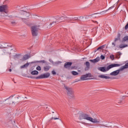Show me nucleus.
Returning <instances> with one entry per match:
<instances>
[{"mask_svg":"<svg viewBox=\"0 0 128 128\" xmlns=\"http://www.w3.org/2000/svg\"><path fill=\"white\" fill-rule=\"evenodd\" d=\"M68 18L66 16H56L52 19V22L47 26V28H52V26H54L56 24H58L59 22H64V20H68Z\"/></svg>","mask_w":128,"mask_h":128,"instance_id":"obj_1","label":"nucleus"},{"mask_svg":"<svg viewBox=\"0 0 128 128\" xmlns=\"http://www.w3.org/2000/svg\"><path fill=\"white\" fill-rule=\"evenodd\" d=\"M79 120H89L91 122H94V124H98L100 122V120L96 118H93L90 116V115L86 114H82L79 116Z\"/></svg>","mask_w":128,"mask_h":128,"instance_id":"obj_2","label":"nucleus"},{"mask_svg":"<svg viewBox=\"0 0 128 128\" xmlns=\"http://www.w3.org/2000/svg\"><path fill=\"white\" fill-rule=\"evenodd\" d=\"M120 66V64H112L109 65L107 67H99L98 68V70H100V72H106L110 70V68H116L118 66Z\"/></svg>","mask_w":128,"mask_h":128,"instance_id":"obj_3","label":"nucleus"},{"mask_svg":"<svg viewBox=\"0 0 128 128\" xmlns=\"http://www.w3.org/2000/svg\"><path fill=\"white\" fill-rule=\"evenodd\" d=\"M64 90H66V94L70 98H74V91L72 88L64 85Z\"/></svg>","mask_w":128,"mask_h":128,"instance_id":"obj_4","label":"nucleus"},{"mask_svg":"<svg viewBox=\"0 0 128 128\" xmlns=\"http://www.w3.org/2000/svg\"><path fill=\"white\" fill-rule=\"evenodd\" d=\"M125 68H128V62L124 66H122L119 70L112 72L110 74V76H118L120 74V72H122Z\"/></svg>","mask_w":128,"mask_h":128,"instance_id":"obj_5","label":"nucleus"},{"mask_svg":"<svg viewBox=\"0 0 128 128\" xmlns=\"http://www.w3.org/2000/svg\"><path fill=\"white\" fill-rule=\"evenodd\" d=\"M39 26H32L31 27V32L32 36H38V30H40Z\"/></svg>","mask_w":128,"mask_h":128,"instance_id":"obj_6","label":"nucleus"},{"mask_svg":"<svg viewBox=\"0 0 128 128\" xmlns=\"http://www.w3.org/2000/svg\"><path fill=\"white\" fill-rule=\"evenodd\" d=\"M16 98L14 97H10L9 98L5 100V102H7L6 104H12V106L15 105L16 102H18V101L16 100Z\"/></svg>","mask_w":128,"mask_h":128,"instance_id":"obj_7","label":"nucleus"},{"mask_svg":"<svg viewBox=\"0 0 128 128\" xmlns=\"http://www.w3.org/2000/svg\"><path fill=\"white\" fill-rule=\"evenodd\" d=\"M8 7L7 5L0 6V12H4L5 14H8Z\"/></svg>","mask_w":128,"mask_h":128,"instance_id":"obj_8","label":"nucleus"},{"mask_svg":"<svg viewBox=\"0 0 128 128\" xmlns=\"http://www.w3.org/2000/svg\"><path fill=\"white\" fill-rule=\"evenodd\" d=\"M50 73H45L44 74H41L40 76H38L36 78V79H42V78H50Z\"/></svg>","mask_w":128,"mask_h":128,"instance_id":"obj_9","label":"nucleus"},{"mask_svg":"<svg viewBox=\"0 0 128 128\" xmlns=\"http://www.w3.org/2000/svg\"><path fill=\"white\" fill-rule=\"evenodd\" d=\"M90 76H92V74H86L82 76L80 78V80H88V78H90Z\"/></svg>","mask_w":128,"mask_h":128,"instance_id":"obj_10","label":"nucleus"},{"mask_svg":"<svg viewBox=\"0 0 128 128\" xmlns=\"http://www.w3.org/2000/svg\"><path fill=\"white\" fill-rule=\"evenodd\" d=\"M72 64V62H66L64 64V68H68V70H70V67Z\"/></svg>","mask_w":128,"mask_h":128,"instance_id":"obj_11","label":"nucleus"},{"mask_svg":"<svg viewBox=\"0 0 128 128\" xmlns=\"http://www.w3.org/2000/svg\"><path fill=\"white\" fill-rule=\"evenodd\" d=\"M84 64L86 66L85 68V70H90V62H86Z\"/></svg>","mask_w":128,"mask_h":128,"instance_id":"obj_12","label":"nucleus"},{"mask_svg":"<svg viewBox=\"0 0 128 128\" xmlns=\"http://www.w3.org/2000/svg\"><path fill=\"white\" fill-rule=\"evenodd\" d=\"M89 62H93V64H96V62H100V57H97L94 60H90Z\"/></svg>","mask_w":128,"mask_h":128,"instance_id":"obj_13","label":"nucleus"},{"mask_svg":"<svg viewBox=\"0 0 128 128\" xmlns=\"http://www.w3.org/2000/svg\"><path fill=\"white\" fill-rule=\"evenodd\" d=\"M4 49L2 50V54H8V48L6 47H4Z\"/></svg>","mask_w":128,"mask_h":128,"instance_id":"obj_14","label":"nucleus"},{"mask_svg":"<svg viewBox=\"0 0 128 128\" xmlns=\"http://www.w3.org/2000/svg\"><path fill=\"white\" fill-rule=\"evenodd\" d=\"M98 78H105L106 80H110V77L104 75H100Z\"/></svg>","mask_w":128,"mask_h":128,"instance_id":"obj_15","label":"nucleus"},{"mask_svg":"<svg viewBox=\"0 0 128 128\" xmlns=\"http://www.w3.org/2000/svg\"><path fill=\"white\" fill-rule=\"evenodd\" d=\"M128 46V44H120L119 46V48H126Z\"/></svg>","mask_w":128,"mask_h":128,"instance_id":"obj_16","label":"nucleus"},{"mask_svg":"<svg viewBox=\"0 0 128 128\" xmlns=\"http://www.w3.org/2000/svg\"><path fill=\"white\" fill-rule=\"evenodd\" d=\"M50 66H45L44 67V72H48L50 70Z\"/></svg>","mask_w":128,"mask_h":128,"instance_id":"obj_17","label":"nucleus"},{"mask_svg":"<svg viewBox=\"0 0 128 128\" xmlns=\"http://www.w3.org/2000/svg\"><path fill=\"white\" fill-rule=\"evenodd\" d=\"M30 56L28 55H24L22 58V60H28Z\"/></svg>","mask_w":128,"mask_h":128,"instance_id":"obj_18","label":"nucleus"},{"mask_svg":"<svg viewBox=\"0 0 128 128\" xmlns=\"http://www.w3.org/2000/svg\"><path fill=\"white\" fill-rule=\"evenodd\" d=\"M30 63H27L26 64H24V65H22L20 66V68H28V66H30Z\"/></svg>","mask_w":128,"mask_h":128,"instance_id":"obj_19","label":"nucleus"},{"mask_svg":"<svg viewBox=\"0 0 128 128\" xmlns=\"http://www.w3.org/2000/svg\"><path fill=\"white\" fill-rule=\"evenodd\" d=\"M31 74L33 76H34L36 74H38V72L37 70H34L31 72Z\"/></svg>","mask_w":128,"mask_h":128,"instance_id":"obj_20","label":"nucleus"},{"mask_svg":"<svg viewBox=\"0 0 128 128\" xmlns=\"http://www.w3.org/2000/svg\"><path fill=\"white\" fill-rule=\"evenodd\" d=\"M120 40V34H118V38H115V39H114V42H116L118 40Z\"/></svg>","mask_w":128,"mask_h":128,"instance_id":"obj_21","label":"nucleus"},{"mask_svg":"<svg viewBox=\"0 0 128 128\" xmlns=\"http://www.w3.org/2000/svg\"><path fill=\"white\" fill-rule=\"evenodd\" d=\"M71 74L73 75V76H78V72H76V71H72L71 72Z\"/></svg>","mask_w":128,"mask_h":128,"instance_id":"obj_22","label":"nucleus"},{"mask_svg":"<svg viewBox=\"0 0 128 128\" xmlns=\"http://www.w3.org/2000/svg\"><path fill=\"white\" fill-rule=\"evenodd\" d=\"M22 22H24L25 24H28V20L26 19V18H23L22 19Z\"/></svg>","mask_w":128,"mask_h":128,"instance_id":"obj_23","label":"nucleus"},{"mask_svg":"<svg viewBox=\"0 0 128 128\" xmlns=\"http://www.w3.org/2000/svg\"><path fill=\"white\" fill-rule=\"evenodd\" d=\"M104 48V46H100L98 47V48H97V50H102V48Z\"/></svg>","mask_w":128,"mask_h":128,"instance_id":"obj_24","label":"nucleus"},{"mask_svg":"<svg viewBox=\"0 0 128 128\" xmlns=\"http://www.w3.org/2000/svg\"><path fill=\"white\" fill-rule=\"evenodd\" d=\"M124 42H126V40H128V36H125L123 38Z\"/></svg>","mask_w":128,"mask_h":128,"instance_id":"obj_25","label":"nucleus"},{"mask_svg":"<svg viewBox=\"0 0 128 128\" xmlns=\"http://www.w3.org/2000/svg\"><path fill=\"white\" fill-rule=\"evenodd\" d=\"M110 58L112 60H114V56L112 54L110 56Z\"/></svg>","mask_w":128,"mask_h":128,"instance_id":"obj_26","label":"nucleus"},{"mask_svg":"<svg viewBox=\"0 0 128 128\" xmlns=\"http://www.w3.org/2000/svg\"><path fill=\"white\" fill-rule=\"evenodd\" d=\"M60 120V118H52L50 119V120Z\"/></svg>","mask_w":128,"mask_h":128,"instance_id":"obj_27","label":"nucleus"},{"mask_svg":"<svg viewBox=\"0 0 128 128\" xmlns=\"http://www.w3.org/2000/svg\"><path fill=\"white\" fill-rule=\"evenodd\" d=\"M36 70H42V68L40 66H38V67L36 68Z\"/></svg>","mask_w":128,"mask_h":128,"instance_id":"obj_28","label":"nucleus"},{"mask_svg":"<svg viewBox=\"0 0 128 128\" xmlns=\"http://www.w3.org/2000/svg\"><path fill=\"white\" fill-rule=\"evenodd\" d=\"M100 58L101 60H104L106 58V57L104 55H102Z\"/></svg>","mask_w":128,"mask_h":128,"instance_id":"obj_29","label":"nucleus"},{"mask_svg":"<svg viewBox=\"0 0 128 128\" xmlns=\"http://www.w3.org/2000/svg\"><path fill=\"white\" fill-rule=\"evenodd\" d=\"M55 64H62V62H60V61H58V62H56Z\"/></svg>","mask_w":128,"mask_h":128,"instance_id":"obj_30","label":"nucleus"},{"mask_svg":"<svg viewBox=\"0 0 128 128\" xmlns=\"http://www.w3.org/2000/svg\"><path fill=\"white\" fill-rule=\"evenodd\" d=\"M52 74H56V72L54 70H52Z\"/></svg>","mask_w":128,"mask_h":128,"instance_id":"obj_31","label":"nucleus"},{"mask_svg":"<svg viewBox=\"0 0 128 128\" xmlns=\"http://www.w3.org/2000/svg\"><path fill=\"white\" fill-rule=\"evenodd\" d=\"M74 20H78V17H75L74 18Z\"/></svg>","mask_w":128,"mask_h":128,"instance_id":"obj_32","label":"nucleus"},{"mask_svg":"<svg viewBox=\"0 0 128 128\" xmlns=\"http://www.w3.org/2000/svg\"><path fill=\"white\" fill-rule=\"evenodd\" d=\"M40 62H42V64H44L46 62V61H44V60H41Z\"/></svg>","mask_w":128,"mask_h":128,"instance_id":"obj_33","label":"nucleus"},{"mask_svg":"<svg viewBox=\"0 0 128 128\" xmlns=\"http://www.w3.org/2000/svg\"><path fill=\"white\" fill-rule=\"evenodd\" d=\"M12 24H16V22H12Z\"/></svg>","mask_w":128,"mask_h":128,"instance_id":"obj_34","label":"nucleus"},{"mask_svg":"<svg viewBox=\"0 0 128 128\" xmlns=\"http://www.w3.org/2000/svg\"><path fill=\"white\" fill-rule=\"evenodd\" d=\"M112 45L114 46H116V44H114V42H112Z\"/></svg>","mask_w":128,"mask_h":128,"instance_id":"obj_35","label":"nucleus"},{"mask_svg":"<svg viewBox=\"0 0 128 128\" xmlns=\"http://www.w3.org/2000/svg\"><path fill=\"white\" fill-rule=\"evenodd\" d=\"M74 66L70 68V70H74Z\"/></svg>","mask_w":128,"mask_h":128,"instance_id":"obj_36","label":"nucleus"},{"mask_svg":"<svg viewBox=\"0 0 128 128\" xmlns=\"http://www.w3.org/2000/svg\"><path fill=\"white\" fill-rule=\"evenodd\" d=\"M114 7L113 6H111L110 8H109L108 10H112V8H113Z\"/></svg>","mask_w":128,"mask_h":128,"instance_id":"obj_37","label":"nucleus"},{"mask_svg":"<svg viewBox=\"0 0 128 128\" xmlns=\"http://www.w3.org/2000/svg\"><path fill=\"white\" fill-rule=\"evenodd\" d=\"M94 22L95 24H98V22H96V21Z\"/></svg>","mask_w":128,"mask_h":128,"instance_id":"obj_38","label":"nucleus"},{"mask_svg":"<svg viewBox=\"0 0 128 128\" xmlns=\"http://www.w3.org/2000/svg\"><path fill=\"white\" fill-rule=\"evenodd\" d=\"M0 48L2 49V48H4V47L0 46Z\"/></svg>","mask_w":128,"mask_h":128,"instance_id":"obj_39","label":"nucleus"},{"mask_svg":"<svg viewBox=\"0 0 128 128\" xmlns=\"http://www.w3.org/2000/svg\"><path fill=\"white\" fill-rule=\"evenodd\" d=\"M9 72H12V69H10Z\"/></svg>","mask_w":128,"mask_h":128,"instance_id":"obj_40","label":"nucleus"},{"mask_svg":"<svg viewBox=\"0 0 128 128\" xmlns=\"http://www.w3.org/2000/svg\"><path fill=\"white\" fill-rule=\"evenodd\" d=\"M9 16V18H12V16Z\"/></svg>","mask_w":128,"mask_h":128,"instance_id":"obj_41","label":"nucleus"},{"mask_svg":"<svg viewBox=\"0 0 128 128\" xmlns=\"http://www.w3.org/2000/svg\"><path fill=\"white\" fill-rule=\"evenodd\" d=\"M103 126H106V125H103Z\"/></svg>","mask_w":128,"mask_h":128,"instance_id":"obj_42","label":"nucleus"},{"mask_svg":"<svg viewBox=\"0 0 128 128\" xmlns=\"http://www.w3.org/2000/svg\"><path fill=\"white\" fill-rule=\"evenodd\" d=\"M31 64H34V62H31Z\"/></svg>","mask_w":128,"mask_h":128,"instance_id":"obj_43","label":"nucleus"}]
</instances>
